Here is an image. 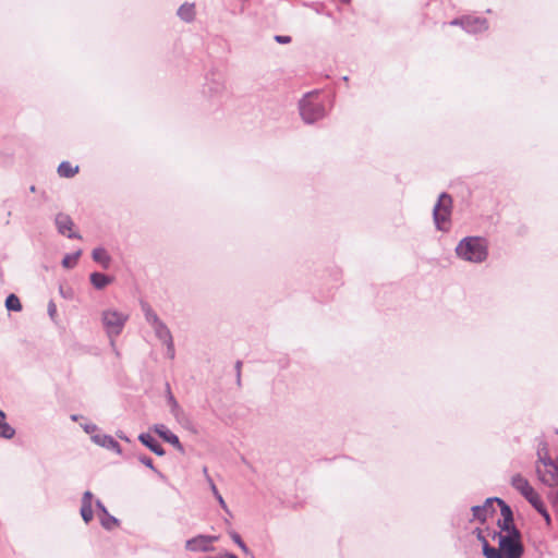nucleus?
Wrapping results in <instances>:
<instances>
[{
	"label": "nucleus",
	"mask_w": 558,
	"mask_h": 558,
	"mask_svg": "<svg viewBox=\"0 0 558 558\" xmlns=\"http://www.w3.org/2000/svg\"><path fill=\"white\" fill-rule=\"evenodd\" d=\"M154 328L156 337L165 344H167L168 349V356L170 359H174V351L172 348V336L168 327L162 323L159 322L151 326Z\"/></svg>",
	"instance_id": "13"
},
{
	"label": "nucleus",
	"mask_w": 558,
	"mask_h": 558,
	"mask_svg": "<svg viewBox=\"0 0 558 558\" xmlns=\"http://www.w3.org/2000/svg\"><path fill=\"white\" fill-rule=\"evenodd\" d=\"M226 557H228V558H238L234 554H231V553H227Z\"/></svg>",
	"instance_id": "49"
},
{
	"label": "nucleus",
	"mask_w": 558,
	"mask_h": 558,
	"mask_svg": "<svg viewBox=\"0 0 558 558\" xmlns=\"http://www.w3.org/2000/svg\"><path fill=\"white\" fill-rule=\"evenodd\" d=\"M454 252L465 262L480 264L488 256L487 241L481 236H465L458 243Z\"/></svg>",
	"instance_id": "1"
},
{
	"label": "nucleus",
	"mask_w": 558,
	"mask_h": 558,
	"mask_svg": "<svg viewBox=\"0 0 558 558\" xmlns=\"http://www.w3.org/2000/svg\"><path fill=\"white\" fill-rule=\"evenodd\" d=\"M142 311L144 312L145 318L150 326L161 322L148 303L142 302Z\"/></svg>",
	"instance_id": "23"
},
{
	"label": "nucleus",
	"mask_w": 558,
	"mask_h": 558,
	"mask_svg": "<svg viewBox=\"0 0 558 558\" xmlns=\"http://www.w3.org/2000/svg\"><path fill=\"white\" fill-rule=\"evenodd\" d=\"M138 440L157 456L165 454V450L162 449L161 445L155 439V437L150 433L140 434Z\"/></svg>",
	"instance_id": "16"
},
{
	"label": "nucleus",
	"mask_w": 558,
	"mask_h": 558,
	"mask_svg": "<svg viewBox=\"0 0 558 558\" xmlns=\"http://www.w3.org/2000/svg\"><path fill=\"white\" fill-rule=\"evenodd\" d=\"M7 417L5 413L0 409V420L4 421Z\"/></svg>",
	"instance_id": "47"
},
{
	"label": "nucleus",
	"mask_w": 558,
	"mask_h": 558,
	"mask_svg": "<svg viewBox=\"0 0 558 558\" xmlns=\"http://www.w3.org/2000/svg\"><path fill=\"white\" fill-rule=\"evenodd\" d=\"M538 462L544 466L549 468L543 472L539 466L536 468L539 481L548 487H555L558 485V463L554 461L548 453H541L537 450Z\"/></svg>",
	"instance_id": "7"
},
{
	"label": "nucleus",
	"mask_w": 558,
	"mask_h": 558,
	"mask_svg": "<svg viewBox=\"0 0 558 558\" xmlns=\"http://www.w3.org/2000/svg\"><path fill=\"white\" fill-rule=\"evenodd\" d=\"M138 460L141 463H143L144 465L148 466L149 469H151L156 473H158L159 477L163 478V475L154 468L153 459L150 457L141 454V456H138Z\"/></svg>",
	"instance_id": "32"
},
{
	"label": "nucleus",
	"mask_w": 558,
	"mask_h": 558,
	"mask_svg": "<svg viewBox=\"0 0 558 558\" xmlns=\"http://www.w3.org/2000/svg\"><path fill=\"white\" fill-rule=\"evenodd\" d=\"M538 450H541V453H547V448H546V444H542L538 448Z\"/></svg>",
	"instance_id": "42"
},
{
	"label": "nucleus",
	"mask_w": 558,
	"mask_h": 558,
	"mask_svg": "<svg viewBox=\"0 0 558 558\" xmlns=\"http://www.w3.org/2000/svg\"><path fill=\"white\" fill-rule=\"evenodd\" d=\"M89 280L95 289L102 290L113 281V278L105 274L94 271L89 275Z\"/></svg>",
	"instance_id": "18"
},
{
	"label": "nucleus",
	"mask_w": 558,
	"mask_h": 558,
	"mask_svg": "<svg viewBox=\"0 0 558 558\" xmlns=\"http://www.w3.org/2000/svg\"><path fill=\"white\" fill-rule=\"evenodd\" d=\"M93 498H94V495L92 494V492L86 490L83 494V497H82V505H89V506H92Z\"/></svg>",
	"instance_id": "35"
},
{
	"label": "nucleus",
	"mask_w": 558,
	"mask_h": 558,
	"mask_svg": "<svg viewBox=\"0 0 558 558\" xmlns=\"http://www.w3.org/2000/svg\"><path fill=\"white\" fill-rule=\"evenodd\" d=\"M96 508L104 514H108V510L105 505L98 499L96 500Z\"/></svg>",
	"instance_id": "39"
},
{
	"label": "nucleus",
	"mask_w": 558,
	"mask_h": 558,
	"mask_svg": "<svg viewBox=\"0 0 558 558\" xmlns=\"http://www.w3.org/2000/svg\"><path fill=\"white\" fill-rule=\"evenodd\" d=\"M118 437H119L120 439H123V440L129 441V438H128L126 436H124V434H122V433H119V434H118Z\"/></svg>",
	"instance_id": "45"
},
{
	"label": "nucleus",
	"mask_w": 558,
	"mask_h": 558,
	"mask_svg": "<svg viewBox=\"0 0 558 558\" xmlns=\"http://www.w3.org/2000/svg\"><path fill=\"white\" fill-rule=\"evenodd\" d=\"M78 417H80V415H77V414H72V415L70 416V418H71L73 422L78 421Z\"/></svg>",
	"instance_id": "44"
},
{
	"label": "nucleus",
	"mask_w": 558,
	"mask_h": 558,
	"mask_svg": "<svg viewBox=\"0 0 558 558\" xmlns=\"http://www.w3.org/2000/svg\"><path fill=\"white\" fill-rule=\"evenodd\" d=\"M483 555L486 558H502L499 548L490 546L487 539H483Z\"/></svg>",
	"instance_id": "26"
},
{
	"label": "nucleus",
	"mask_w": 558,
	"mask_h": 558,
	"mask_svg": "<svg viewBox=\"0 0 558 558\" xmlns=\"http://www.w3.org/2000/svg\"><path fill=\"white\" fill-rule=\"evenodd\" d=\"M452 209V198L448 193H441L433 209V219L437 230L448 231Z\"/></svg>",
	"instance_id": "6"
},
{
	"label": "nucleus",
	"mask_w": 558,
	"mask_h": 558,
	"mask_svg": "<svg viewBox=\"0 0 558 558\" xmlns=\"http://www.w3.org/2000/svg\"><path fill=\"white\" fill-rule=\"evenodd\" d=\"M81 426L86 434H90L92 436L98 430V426L94 423L81 424Z\"/></svg>",
	"instance_id": "34"
},
{
	"label": "nucleus",
	"mask_w": 558,
	"mask_h": 558,
	"mask_svg": "<svg viewBox=\"0 0 558 558\" xmlns=\"http://www.w3.org/2000/svg\"><path fill=\"white\" fill-rule=\"evenodd\" d=\"M177 450L183 451V447H182L181 442L179 441L178 437H177Z\"/></svg>",
	"instance_id": "43"
},
{
	"label": "nucleus",
	"mask_w": 558,
	"mask_h": 558,
	"mask_svg": "<svg viewBox=\"0 0 558 558\" xmlns=\"http://www.w3.org/2000/svg\"><path fill=\"white\" fill-rule=\"evenodd\" d=\"M203 473H204V475H205V478H206V480H207V476H210V475L208 474V469H207V466H204V468H203Z\"/></svg>",
	"instance_id": "46"
},
{
	"label": "nucleus",
	"mask_w": 558,
	"mask_h": 558,
	"mask_svg": "<svg viewBox=\"0 0 558 558\" xmlns=\"http://www.w3.org/2000/svg\"><path fill=\"white\" fill-rule=\"evenodd\" d=\"M342 80H343V82H348L349 77L348 76H343Z\"/></svg>",
	"instance_id": "51"
},
{
	"label": "nucleus",
	"mask_w": 558,
	"mask_h": 558,
	"mask_svg": "<svg viewBox=\"0 0 558 558\" xmlns=\"http://www.w3.org/2000/svg\"><path fill=\"white\" fill-rule=\"evenodd\" d=\"M502 519L497 522L501 533H512V529H517L513 522V512L511 508L502 500H498Z\"/></svg>",
	"instance_id": "12"
},
{
	"label": "nucleus",
	"mask_w": 558,
	"mask_h": 558,
	"mask_svg": "<svg viewBox=\"0 0 558 558\" xmlns=\"http://www.w3.org/2000/svg\"><path fill=\"white\" fill-rule=\"evenodd\" d=\"M153 430L165 441L174 445V433H172L166 425L155 424L153 426Z\"/></svg>",
	"instance_id": "21"
},
{
	"label": "nucleus",
	"mask_w": 558,
	"mask_h": 558,
	"mask_svg": "<svg viewBox=\"0 0 558 558\" xmlns=\"http://www.w3.org/2000/svg\"><path fill=\"white\" fill-rule=\"evenodd\" d=\"M59 292L64 299H72L73 296V290L70 287H64L63 284H60Z\"/></svg>",
	"instance_id": "33"
},
{
	"label": "nucleus",
	"mask_w": 558,
	"mask_h": 558,
	"mask_svg": "<svg viewBox=\"0 0 558 558\" xmlns=\"http://www.w3.org/2000/svg\"><path fill=\"white\" fill-rule=\"evenodd\" d=\"M500 500L498 497H490L485 500L482 506H473L471 508L473 518L478 520L481 523H484L488 517H492L495 513L494 504Z\"/></svg>",
	"instance_id": "11"
},
{
	"label": "nucleus",
	"mask_w": 558,
	"mask_h": 558,
	"mask_svg": "<svg viewBox=\"0 0 558 558\" xmlns=\"http://www.w3.org/2000/svg\"><path fill=\"white\" fill-rule=\"evenodd\" d=\"M532 507L545 519L547 525L551 523L550 514L537 493L527 499Z\"/></svg>",
	"instance_id": "19"
},
{
	"label": "nucleus",
	"mask_w": 558,
	"mask_h": 558,
	"mask_svg": "<svg viewBox=\"0 0 558 558\" xmlns=\"http://www.w3.org/2000/svg\"><path fill=\"white\" fill-rule=\"evenodd\" d=\"M90 438L94 444L102 448L111 450L118 454H121L122 452L120 444L110 435L95 434Z\"/></svg>",
	"instance_id": "14"
},
{
	"label": "nucleus",
	"mask_w": 558,
	"mask_h": 558,
	"mask_svg": "<svg viewBox=\"0 0 558 558\" xmlns=\"http://www.w3.org/2000/svg\"><path fill=\"white\" fill-rule=\"evenodd\" d=\"M230 537L232 541L245 553L250 554L248 547L245 545V543L242 541L241 536L235 531L229 532Z\"/></svg>",
	"instance_id": "31"
},
{
	"label": "nucleus",
	"mask_w": 558,
	"mask_h": 558,
	"mask_svg": "<svg viewBox=\"0 0 558 558\" xmlns=\"http://www.w3.org/2000/svg\"><path fill=\"white\" fill-rule=\"evenodd\" d=\"M92 258L94 262L98 263L104 269H108L110 267L111 256L104 247L94 248L92 252Z\"/></svg>",
	"instance_id": "17"
},
{
	"label": "nucleus",
	"mask_w": 558,
	"mask_h": 558,
	"mask_svg": "<svg viewBox=\"0 0 558 558\" xmlns=\"http://www.w3.org/2000/svg\"><path fill=\"white\" fill-rule=\"evenodd\" d=\"M451 26H460L469 34H480L488 29V21L474 15H462L449 22Z\"/></svg>",
	"instance_id": "8"
},
{
	"label": "nucleus",
	"mask_w": 558,
	"mask_h": 558,
	"mask_svg": "<svg viewBox=\"0 0 558 558\" xmlns=\"http://www.w3.org/2000/svg\"><path fill=\"white\" fill-rule=\"evenodd\" d=\"M81 254H82V251H80V250L72 254H66L62 258V262H61L62 266L66 269L73 268L76 265Z\"/></svg>",
	"instance_id": "25"
},
{
	"label": "nucleus",
	"mask_w": 558,
	"mask_h": 558,
	"mask_svg": "<svg viewBox=\"0 0 558 558\" xmlns=\"http://www.w3.org/2000/svg\"><path fill=\"white\" fill-rule=\"evenodd\" d=\"M494 538H498L499 550L502 558H521L524 553L522 535L518 529L512 533L494 532Z\"/></svg>",
	"instance_id": "3"
},
{
	"label": "nucleus",
	"mask_w": 558,
	"mask_h": 558,
	"mask_svg": "<svg viewBox=\"0 0 558 558\" xmlns=\"http://www.w3.org/2000/svg\"><path fill=\"white\" fill-rule=\"evenodd\" d=\"M78 172V167H72L69 161H62L58 167V174L62 178H72Z\"/></svg>",
	"instance_id": "22"
},
{
	"label": "nucleus",
	"mask_w": 558,
	"mask_h": 558,
	"mask_svg": "<svg viewBox=\"0 0 558 558\" xmlns=\"http://www.w3.org/2000/svg\"><path fill=\"white\" fill-rule=\"evenodd\" d=\"M318 97L317 92H311L304 95L299 102L300 114L307 124H313L326 116L325 105Z\"/></svg>",
	"instance_id": "4"
},
{
	"label": "nucleus",
	"mask_w": 558,
	"mask_h": 558,
	"mask_svg": "<svg viewBox=\"0 0 558 558\" xmlns=\"http://www.w3.org/2000/svg\"><path fill=\"white\" fill-rule=\"evenodd\" d=\"M29 192H32V193L36 192V187H35V185H32V186L29 187Z\"/></svg>",
	"instance_id": "50"
},
{
	"label": "nucleus",
	"mask_w": 558,
	"mask_h": 558,
	"mask_svg": "<svg viewBox=\"0 0 558 558\" xmlns=\"http://www.w3.org/2000/svg\"><path fill=\"white\" fill-rule=\"evenodd\" d=\"M511 485L513 486V488L520 492L521 495L526 500L536 494L534 488L530 485L529 481L524 478L521 474H515L512 476Z\"/></svg>",
	"instance_id": "15"
},
{
	"label": "nucleus",
	"mask_w": 558,
	"mask_h": 558,
	"mask_svg": "<svg viewBox=\"0 0 558 558\" xmlns=\"http://www.w3.org/2000/svg\"><path fill=\"white\" fill-rule=\"evenodd\" d=\"M106 518L105 519H101V525L106 529V530H112L113 527L118 526L119 524V521L116 517L111 515V514H105Z\"/></svg>",
	"instance_id": "30"
},
{
	"label": "nucleus",
	"mask_w": 558,
	"mask_h": 558,
	"mask_svg": "<svg viewBox=\"0 0 558 558\" xmlns=\"http://www.w3.org/2000/svg\"><path fill=\"white\" fill-rule=\"evenodd\" d=\"M556 433L558 434V429L556 430Z\"/></svg>",
	"instance_id": "52"
},
{
	"label": "nucleus",
	"mask_w": 558,
	"mask_h": 558,
	"mask_svg": "<svg viewBox=\"0 0 558 558\" xmlns=\"http://www.w3.org/2000/svg\"><path fill=\"white\" fill-rule=\"evenodd\" d=\"M54 225L60 234L69 239H81V235L78 233L72 232L74 222L68 214H57L54 218Z\"/></svg>",
	"instance_id": "9"
},
{
	"label": "nucleus",
	"mask_w": 558,
	"mask_h": 558,
	"mask_svg": "<svg viewBox=\"0 0 558 558\" xmlns=\"http://www.w3.org/2000/svg\"><path fill=\"white\" fill-rule=\"evenodd\" d=\"M81 515L85 523H89L94 518L93 507L89 505H82Z\"/></svg>",
	"instance_id": "29"
},
{
	"label": "nucleus",
	"mask_w": 558,
	"mask_h": 558,
	"mask_svg": "<svg viewBox=\"0 0 558 558\" xmlns=\"http://www.w3.org/2000/svg\"><path fill=\"white\" fill-rule=\"evenodd\" d=\"M195 4L185 2L178 10L177 15L184 22H192L195 19Z\"/></svg>",
	"instance_id": "20"
},
{
	"label": "nucleus",
	"mask_w": 558,
	"mask_h": 558,
	"mask_svg": "<svg viewBox=\"0 0 558 558\" xmlns=\"http://www.w3.org/2000/svg\"><path fill=\"white\" fill-rule=\"evenodd\" d=\"M56 314H57V306L52 301H50L48 304V315L50 316L51 319H54Z\"/></svg>",
	"instance_id": "37"
},
{
	"label": "nucleus",
	"mask_w": 558,
	"mask_h": 558,
	"mask_svg": "<svg viewBox=\"0 0 558 558\" xmlns=\"http://www.w3.org/2000/svg\"><path fill=\"white\" fill-rule=\"evenodd\" d=\"M166 386H167V391H168V396H169V403L171 407V411H173L174 410V397L172 396L170 384L167 383Z\"/></svg>",
	"instance_id": "38"
},
{
	"label": "nucleus",
	"mask_w": 558,
	"mask_h": 558,
	"mask_svg": "<svg viewBox=\"0 0 558 558\" xmlns=\"http://www.w3.org/2000/svg\"><path fill=\"white\" fill-rule=\"evenodd\" d=\"M202 93L211 104H220L227 95L225 73L216 68L210 69L205 76Z\"/></svg>",
	"instance_id": "2"
},
{
	"label": "nucleus",
	"mask_w": 558,
	"mask_h": 558,
	"mask_svg": "<svg viewBox=\"0 0 558 558\" xmlns=\"http://www.w3.org/2000/svg\"><path fill=\"white\" fill-rule=\"evenodd\" d=\"M15 435V429L7 422L0 420V438L12 439Z\"/></svg>",
	"instance_id": "27"
},
{
	"label": "nucleus",
	"mask_w": 558,
	"mask_h": 558,
	"mask_svg": "<svg viewBox=\"0 0 558 558\" xmlns=\"http://www.w3.org/2000/svg\"><path fill=\"white\" fill-rule=\"evenodd\" d=\"M5 307L9 312H20L22 304L20 299L14 293H11L5 299Z\"/></svg>",
	"instance_id": "24"
},
{
	"label": "nucleus",
	"mask_w": 558,
	"mask_h": 558,
	"mask_svg": "<svg viewBox=\"0 0 558 558\" xmlns=\"http://www.w3.org/2000/svg\"><path fill=\"white\" fill-rule=\"evenodd\" d=\"M218 539L217 536L198 535L186 542V549L191 551H211L213 543Z\"/></svg>",
	"instance_id": "10"
},
{
	"label": "nucleus",
	"mask_w": 558,
	"mask_h": 558,
	"mask_svg": "<svg viewBox=\"0 0 558 558\" xmlns=\"http://www.w3.org/2000/svg\"><path fill=\"white\" fill-rule=\"evenodd\" d=\"M129 316L117 310H105L101 313L102 326L107 336L110 338L111 344L114 343V338L118 337L128 322Z\"/></svg>",
	"instance_id": "5"
},
{
	"label": "nucleus",
	"mask_w": 558,
	"mask_h": 558,
	"mask_svg": "<svg viewBox=\"0 0 558 558\" xmlns=\"http://www.w3.org/2000/svg\"><path fill=\"white\" fill-rule=\"evenodd\" d=\"M477 539L483 544V539H486L485 536L482 534V531L480 529L475 530Z\"/></svg>",
	"instance_id": "41"
},
{
	"label": "nucleus",
	"mask_w": 558,
	"mask_h": 558,
	"mask_svg": "<svg viewBox=\"0 0 558 558\" xmlns=\"http://www.w3.org/2000/svg\"><path fill=\"white\" fill-rule=\"evenodd\" d=\"M275 40L278 43V44H289L291 43V37L290 36H286V35H276L275 36Z\"/></svg>",
	"instance_id": "36"
},
{
	"label": "nucleus",
	"mask_w": 558,
	"mask_h": 558,
	"mask_svg": "<svg viewBox=\"0 0 558 558\" xmlns=\"http://www.w3.org/2000/svg\"><path fill=\"white\" fill-rule=\"evenodd\" d=\"M207 483L210 487V490L213 492V495L215 496V498L217 499V501L219 502L220 507L228 511V507L225 502V499L222 498V496L220 495V493L218 492L217 489V486L215 485L213 478L210 476H207Z\"/></svg>",
	"instance_id": "28"
},
{
	"label": "nucleus",
	"mask_w": 558,
	"mask_h": 558,
	"mask_svg": "<svg viewBox=\"0 0 558 558\" xmlns=\"http://www.w3.org/2000/svg\"><path fill=\"white\" fill-rule=\"evenodd\" d=\"M12 213L11 211H8V218L5 220V225H9L10 223V217H11Z\"/></svg>",
	"instance_id": "48"
},
{
	"label": "nucleus",
	"mask_w": 558,
	"mask_h": 558,
	"mask_svg": "<svg viewBox=\"0 0 558 558\" xmlns=\"http://www.w3.org/2000/svg\"><path fill=\"white\" fill-rule=\"evenodd\" d=\"M241 366H242V362L241 361H238L235 363V368H236V372H238V384H240V372H241Z\"/></svg>",
	"instance_id": "40"
}]
</instances>
